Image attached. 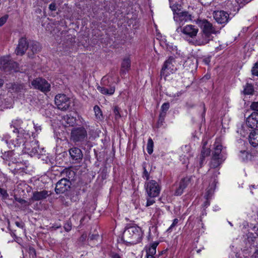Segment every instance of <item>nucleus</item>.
I'll list each match as a JSON object with an SVG mask.
<instances>
[{
  "label": "nucleus",
  "instance_id": "49",
  "mask_svg": "<svg viewBox=\"0 0 258 258\" xmlns=\"http://www.w3.org/2000/svg\"><path fill=\"white\" fill-rule=\"evenodd\" d=\"M49 9L51 11H54L56 9V4L55 3H52L49 5Z\"/></svg>",
  "mask_w": 258,
  "mask_h": 258
},
{
  "label": "nucleus",
  "instance_id": "51",
  "mask_svg": "<svg viewBox=\"0 0 258 258\" xmlns=\"http://www.w3.org/2000/svg\"><path fill=\"white\" fill-rule=\"evenodd\" d=\"M99 237L98 234H91L89 235L88 239L90 240H94L97 239Z\"/></svg>",
  "mask_w": 258,
  "mask_h": 258
},
{
  "label": "nucleus",
  "instance_id": "30",
  "mask_svg": "<svg viewBox=\"0 0 258 258\" xmlns=\"http://www.w3.org/2000/svg\"><path fill=\"white\" fill-rule=\"evenodd\" d=\"M207 144V142H204L203 143V148L200 154V155L202 156V157H206L209 156L210 154V149L209 148H207L205 147Z\"/></svg>",
  "mask_w": 258,
  "mask_h": 258
},
{
  "label": "nucleus",
  "instance_id": "9",
  "mask_svg": "<svg viewBox=\"0 0 258 258\" xmlns=\"http://www.w3.org/2000/svg\"><path fill=\"white\" fill-rule=\"evenodd\" d=\"M32 86L35 89H37L43 92H47L50 91V85L45 79L36 78L31 82Z\"/></svg>",
  "mask_w": 258,
  "mask_h": 258
},
{
  "label": "nucleus",
  "instance_id": "32",
  "mask_svg": "<svg viewBox=\"0 0 258 258\" xmlns=\"http://www.w3.org/2000/svg\"><path fill=\"white\" fill-rule=\"evenodd\" d=\"M169 103L168 102L164 103L161 106V112L160 113H162L163 115L166 114V112L169 108Z\"/></svg>",
  "mask_w": 258,
  "mask_h": 258
},
{
  "label": "nucleus",
  "instance_id": "26",
  "mask_svg": "<svg viewBox=\"0 0 258 258\" xmlns=\"http://www.w3.org/2000/svg\"><path fill=\"white\" fill-rule=\"evenodd\" d=\"M23 123V121L20 119H17L12 121V126L15 128L13 131L14 133H18L19 132L18 128L20 127Z\"/></svg>",
  "mask_w": 258,
  "mask_h": 258
},
{
  "label": "nucleus",
  "instance_id": "12",
  "mask_svg": "<svg viewBox=\"0 0 258 258\" xmlns=\"http://www.w3.org/2000/svg\"><path fill=\"white\" fill-rule=\"evenodd\" d=\"M174 21L181 26L185 22L191 20V16L187 12H179L175 13L173 17Z\"/></svg>",
  "mask_w": 258,
  "mask_h": 258
},
{
  "label": "nucleus",
  "instance_id": "29",
  "mask_svg": "<svg viewBox=\"0 0 258 258\" xmlns=\"http://www.w3.org/2000/svg\"><path fill=\"white\" fill-rule=\"evenodd\" d=\"M29 48L33 53H36L40 50L39 44L37 42H32L30 43Z\"/></svg>",
  "mask_w": 258,
  "mask_h": 258
},
{
  "label": "nucleus",
  "instance_id": "8",
  "mask_svg": "<svg viewBox=\"0 0 258 258\" xmlns=\"http://www.w3.org/2000/svg\"><path fill=\"white\" fill-rule=\"evenodd\" d=\"M55 104L61 110H66L71 105V100L64 94H58L55 97Z\"/></svg>",
  "mask_w": 258,
  "mask_h": 258
},
{
  "label": "nucleus",
  "instance_id": "6",
  "mask_svg": "<svg viewBox=\"0 0 258 258\" xmlns=\"http://www.w3.org/2000/svg\"><path fill=\"white\" fill-rule=\"evenodd\" d=\"M145 187L148 196L150 198L158 196L161 191V186L155 180H150L146 182Z\"/></svg>",
  "mask_w": 258,
  "mask_h": 258
},
{
  "label": "nucleus",
  "instance_id": "19",
  "mask_svg": "<svg viewBox=\"0 0 258 258\" xmlns=\"http://www.w3.org/2000/svg\"><path fill=\"white\" fill-rule=\"evenodd\" d=\"M214 150L212 152V156L218 157L226 158V156L222 152V146L218 141H216L214 145Z\"/></svg>",
  "mask_w": 258,
  "mask_h": 258
},
{
  "label": "nucleus",
  "instance_id": "55",
  "mask_svg": "<svg viewBox=\"0 0 258 258\" xmlns=\"http://www.w3.org/2000/svg\"><path fill=\"white\" fill-rule=\"evenodd\" d=\"M15 224L18 227H20V228H23V225L22 224L20 223V222H15Z\"/></svg>",
  "mask_w": 258,
  "mask_h": 258
},
{
  "label": "nucleus",
  "instance_id": "54",
  "mask_svg": "<svg viewBox=\"0 0 258 258\" xmlns=\"http://www.w3.org/2000/svg\"><path fill=\"white\" fill-rule=\"evenodd\" d=\"M87 237V234H83L81 237H80V239L81 240L83 241L84 240H85L86 239Z\"/></svg>",
  "mask_w": 258,
  "mask_h": 258
},
{
  "label": "nucleus",
  "instance_id": "41",
  "mask_svg": "<svg viewBox=\"0 0 258 258\" xmlns=\"http://www.w3.org/2000/svg\"><path fill=\"white\" fill-rule=\"evenodd\" d=\"M220 4L224 6H228L231 4L232 0H219Z\"/></svg>",
  "mask_w": 258,
  "mask_h": 258
},
{
  "label": "nucleus",
  "instance_id": "57",
  "mask_svg": "<svg viewBox=\"0 0 258 258\" xmlns=\"http://www.w3.org/2000/svg\"><path fill=\"white\" fill-rule=\"evenodd\" d=\"M61 227V225H53L52 226V229H57L58 228H59Z\"/></svg>",
  "mask_w": 258,
  "mask_h": 258
},
{
  "label": "nucleus",
  "instance_id": "23",
  "mask_svg": "<svg viewBox=\"0 0 258 258\" xmlns=\"http://www.w3.org/2000/svg\"><path fill=\"white\" fill-rule=\"evenodd\" d=\"M131 61L129 58H125L123 59L121 67L120 73L125 74L126 72H127L131 67Z\"/></svg>",
  "mask_w": 258,
  "mask_h": 258
},
{
  "label": "nucleus",
  "instance_id": "20",
  "mask_svg": "<svg viewBox=\"0 0 258 258\" xmlns=\"http://www.w3.org/2000/svg\"><path fill=\"white\" fill-rule=\"evenodd\" d=\"M70 154L73 160H77L82 159L83 157L82 152L78 148L73 147L69 150Z\"/></svg>",
  "mask_w": 258,
  "mask_h": 258
},
{
  "label": "nucleus",
  "instance_id": "2",
  "mask_svg": "<svg viewBox=\"0 0 258 258\" xmlns=\"http://www.w3.org/2000/svg\"><path fill=\"white\" fill-rule=\"evenodd\" d=\"M143 236V232L141 228L137 226L127 227L125 229L122 235L123 241L130 245H135L140 243Z\"/></svg>",
  "mask_w": 258,
  "mask_h": 258
},
{
  "label": "nucleus",
  "instance_id": "40",
  "mask_svg": "<svg viewBox=\"0 0 258 258\" xmlns=\"http://www.w3.org/2000/svg\"><path fill=\"white\" fill-rule=\"evenodd\" d=\"M64 229L67 232L70 231L72 229V223L70 221H67L64 225Z\"/></svg>",
  "mask_w": 258,
  "mask_h": 258
},
{
  "label": "nucleus",
  "instance_id": "28",
  "mask_svg": "<svg viewBox=\"0 0 258 258\" xmlns=\"http://www.w3.org/2000/svg\"><path fill=\"white\" fill-rule=\"evenodd\" d=\"M94 111L96 119L101 120L103 118L102 111L98 106L95 105L94 107Z\"/></svg>",
  "mask_w": 258,
  "mask_h": 258
},
{
  "label": "nucleus",
  "instance_id": "18",
  "mask_svg": "<svg viewBox=\"0 0 258 258\" xmlns=\"http://www.w3.org/2000/svg\"><path fill=\"white\" fill-rule=\"evenodd\" d=\"M225 159L226 158L212 156L209 165L211 169L218 168L223 163Z\"/></svg>",
  "mask_w": 258,
  "mask_h": 258
},
{
  "label": "nucleus",
  "instance_id": "46",
  "mask_svg": "<svg viewBox=\"0 0 258 258\" xmlns=\"http://www.w3.org/2000/svg\"><path fill=\"white\" fill-rule=\"evenodd\" d=\"M153 198H150V199H147V203H146V207H149L151 205H152L155 202V200L152 199Z\"/></svg>",
  "mask_w": 258,
  "mask_h": 258
},
{
  "label": "nucleus",
  "instance_id": "63",
  "mask_svg": "<svg viewBox=\"0 0 258 258\" xmlns=\"http://www.w3.org/2000/svg\"><path fill=\"white\" fill-rule=\"evenodd\" d=\"M32 250L33 251H35V250H34V248H32Z\"/></svg>",
  "mask_w": 258,
  "mask_h": 258
},
{
  "label": "nucleus",
  "instance_id": "13",
  "mask_svg": "<svg viewBox=\"0 0 258 258\" xmlns=\"http://www.w3.org/2000/svg\"><path fill=\"white\" fill-rule=\"evenodd\" d=\"M29 45L25 38L22 37L19 39L15 53L17 55H23L28 48Z\"/></svg>",
  "mask_w": 258,
  "mask_h": 258
},
{
  "label": "nucleus",
  "instance_id": "7",
  "mask_svg": "<svg viewBox=\"0 0 258 258\" xmlns=\"http://www.w3.org/2000/svg\"><path fill=\"white\" fill-rule=\"evenodd\" d=\"M0 68L4 71H19L18 64L10 59L9 56H3L0 58Z\"/></svg>",
  "mask_w": 258,
  "mask_h": 258
},
{
  "label": "nucleus",
  "instance_id": "37",
  "mask_svg": "<svg viewBox=\"0 0 258 258\" xmlns=\"http://www.w3.org/2000/svg\"><path fill=\"white\" fill-rule=\"evenodd\" d=\"M62 173L63 174H66L67 175H68L69 179L71 178V177L75 174L74 172L70 169H65Z\"/></svg>",
  "mask_w": 258,
  "mask_h": 258
},
{
  "label": "nucleus",
  "instance_id": "43",
  "mask_svg": "<svg viewBox=\"0 0 258 258\" xmlns=\"http://www.w3.org/2000/svg\"><path fill=\"white\" fill-rule=\"evenodd\" d=\"M250 107L252 110L258 111V102H253Z\"/></svg>",
  "mask_w": 258,
  "mask_h": 258
},
{
  "label": "nucleus",
  "instance_id": "4",
  "mask_svg": "<svg viewBox=\"0 0 258 258\" xmlns=\"http://www.w3.org/2000/svg\"><path fill=\"white\" fill-rule=\"evenodd\" d=\"M87 139V131L84 127L73 128L71 133V140L75 143L83 142Z\"/></svg>",
  "mask_w": 258,
  "mask_h": 258
},
{
  "label": "nucleus",
  "instance_id": "36",
  "mask_svg": "<svg viewBox=\"0 0 258 258\" xmlns=\"http://www.w3.org/2000/svg\"><path fill=\"white\" fill-rule=\"evenodd\" d=\"M143 177L144 179H146L147 180H149L150 178V173L148 172L147 170L146 169V166L145 165L143 166Z\"/></svg>",
  "mask_w": 258,
  "mask_h": 258
},
{
  "label": "nucleus",
  "instance_id": "15",
  "mask_svg": "<svg viewBox=\"0 0 258 258\" xmlns=\"http://www.w3.org/2000/svg\"><path fill=\"white\" fill-rule=\"evenodd\" d=\"M52 194L51 191L42 190L40 191H35L33 192L32 197V200L36 201H42L46 199L47 197Z\"/></svg>",
  "mask_w": 258,
  "mask_h": 258
},
{
  "label": "nucleus",
  "instance_id": "42",
  "mask_svg": "<svg viewBox=\"0 0 258 258\" xmlns=\"http://www.w3.org/2000/svg\"><path fill=\"white\" fill-rule=\"evenodd\" d=\"M15 199L17 202H19V203H20L22 205L26 204V206L29 205V204H28V202L23 199H21L20 198L15 197Z\"/></svg>",
  "mask_w": 258,
  "mask_h": 258
},
{
  "label": "nucleus",
  "instance_id": "25",
  "mask_svg": "<svg viewBox=\"0 0 258 258\" xmlns=\"http://www.w3.org/2000/svg\"><path fill=\"white\" fill-rule=\"evenodd\" d=\"M159 243L158 242H154L146 249V254L155 255L156 253V248Z\"/></svg>",
  "mask_w": 258,
  "mask_h": 258
},
{
  "label": "nucleus",
  "instance_id": "48",
  "mask_svg": "<svg viewBox=\"0 0 258 258\" xmlns=\"http://www.w3.org/2000/svg\"><path fill=\"white\" fill-rule=\"evenodd\" d=\"M0 194L3 197H5V198L8 197V194L7 191L5 189L2 188H0Z\"/></svg>",
  "mask_w": 258,
  "mask_h": 258
},
{
  "label": "nucleus",
  "instance_id": "14",
  "mask_svg": "<svg viewBox=\"0 0 258 258\" xmlns=\"http://www.w3.org/2000/svg\"><path fill=\"white\" fill-rule=\"evenodd\" d=\"M214 18L219 24H224L228 21L229 14L223 11H216L214 13Z\"/></svg>",
  "mask_w": 258,
  "mask_h": 258
},
{
  "label": "nucleus",
  "instance_id": "10",
  "mask_svg": "<svg viewBox=\"0 0 258 258\" xmlns=\"http://www.w3.org/2000/svg\"><path fill=\"white\" fill-rule=\"evenodd\" d=\"M176 31L178 33L181 32L184 35L193 38L197 36L199 32V29L196 26L187 25L183 28H182L181 26L178 27L176 29Z\"/></svg>",
  "mask_w": 258,
  "mask_h": 258
},
{
  "label": "nucleus",
  "instance_id": "62",
  "mask_svg": "<svg viewBox=\"0 0 258 258\" xmlns=\"http://www.w3.org/2000/svg\"><path fill=\"white\" fill-rule=\"evenodd\" d=\"M210 3V2H207V3H205L204 5H209Z\"/></svg>",
  "mask_w": 258,
  "mask_h": 258
},
{
  "label": "nucleus",
  "instance_id": "34",
  "mask_svg": "<svg viewBox=\"0 0 258 258\" xmlns=\"http://www.w3.org/2000/svg\"><path fill=\"white\" fill-rule=\"evenodd\" d=\"M246 127L244 125H242L241 126V127L239 128L237 131V132L241 134V136L243 137H244L248 134V132H246L245 131Z\"/></svg>",
  "mask_w": 258,
  "mask_h": 258
},
{
  "label": "nucleus",
  "instance_id": "45",
  "mask_svg": "<svg viewBox=\"0 0 258 258\" xmlns=\"http://www.w3.org/2000/svg\"><path fill=\"white\" fill-rule=\"evenodd\" d=\"M8 18V16L7 15L0 18V27L3 26L6 22Z\"/></svg>",
  "mask_w": 258,
  "mask_h": 258
},
{
  "label": "nucleus",
  "instance_id": "1",
  "mask_svg": "<svg viewBox=\"0 0 258 258\" xmlns=\"http://www.w3.org/2000/svg\"><path fill=\"white\" fill-rule=\"evenodd\" d=\"M197 24L201 29L195 44L201 46L208 43L213 40L212 34H217L219 33V30H217L211 23L206 19L198 20Z\"/></svg>",
  "mask_w": 258,
  "mask_h": 258
},
{
  "label": "nucleus",
  "instance_id": "39",
  "mask_svg": "<svg viewBox=\"0 0 258 258\" xmlns=\"http://www.w3.org/2000/svg\"><path fill=\"white\" fill-rule=\"evenodd\" d=\"M251 72L253 75L258 76V62L255 63L252 69Z\"/></svg>",
  "mask_w": 258,
  "mask_h": 258
},
{
  "label": "nucleus",
  "instance_id": "5",
  "mask_svg": "<svg viewBox=\"0 0 258 258\" xmlns=\"http://www.w3.org/2000/svg\"><path fill=\"white\" fill-rule=\"evenodd\" d=\"M177 70L176 62L175 58L173 56H170L166 60L161 71V75L167 77L170 74L175 73Z\"/></svg>",
  "mask_w": 258,
  "mask_h": 258
},
{
  "label": "nucleus",
  "instance_id": "35",
  "mask_svg": "<svg viewBox=\"0 0 258 258\" xmlns=\"http://www.w3.org/2000/svg\"><path fill=\"white\" fill-rule=\"evenodd\" d=\"M205 157H202V156L200 155V157L199 158H197V162L199 163V165H197V167L199 168H201L203 165V163L205 160Z\"/></svg>",
  "mask_w": 258,
  "mask_h": 258
},
{
  "label": "nucleus",
  "instance_id": "50",
  "mask_svg": "<svg viewBox=\"0 0 258 258\" xmlns=\"http://www.w3.org/2000/svg\"><path fill=\"white\" fill-rule=\"evenodd\" d=\"M237 4L239 5H244L245 3H247L250 0H235Z\"/></svg>",
  "mask_w": 258,
  "mask_h": 258
},
{
  "label": "nucleus",
  "instance_id": "52",
  "mask_svg": "<svg viewBox=\"0 0 258 258\" xmlns=\"http://www.w3.org/2000/svg\"><path fill=\"white\" fill-rule=\"evenodd\" d=\"M166 115H163L162 113H160L159 115V122H161V123H162L164 120V118L165 117Z\"/></svg>",
  "mask_w": 258,
  "mask_h": 258
},
{
  "label": "nucleus",
  "instance_id": "27",
  "mask_svg": "<svg viewBox=\"0 0 258 258\" xmlns=\"http://www.w3.org/2000/svg\"><path fill=\"white\" fill-rule=\"evenodd\" d=\"M64 120H65L67 125L68 126H73L75 124L76 119L75 117L67 115L64 116Z\"/></svg>",
  "mask_w": 258,
  "mask_h": 258
},
{
  "label": "nucleus",
  "instance_id": "60",
  "mask_svg": "<svg viewBox=\"0 0 258 258\" xmlns=\"http://www.w3.org/2000/svg\"><path fill=\"white\" fill-rule=\"evenodd\" d=\"M181 94V93L180 92L176 93L177 96H179Z\"/></svg>",
  "mask_w": 258,
  "mask_h": 258
},
{
  "label": "nucleus",
  "instance_id": "24",
  "mask_svg": "<svg viewBox=\"0 0 258 258\" xmlns=\"http://www.w3.org/2000/svg\"><path fill=\"white\" fill-rule=\"evenodd\" d=\"M254 91L253 86L251 84L246 83L243 86V93L244 95H253Z\"/></svg>",
  "mask_w": 258,
  "mask_h": 258
},
{
  "label": "nucleus",
  "instance_id": "33",
  "mask_svg": "<svg viewBox=\"0 0 258 258\" xmlns=\"http://www.w3.org/2000/svg\"><path fill=\"white\" fill-rule=\"evenodd\" d=\"M215 185H213L212 187H210L206 192V195H205V197L206 200H208L212 195L214 192V187Z\"/></svg>",
  "mask_w": 258,
  "mask_h": 258
},
{
  "label": "nucleus",
  "instance_id": "21",
  "mask_svg": "<svg viewBox=\"0 0 258 258\" xmlns=\"http://www.w3.org/2000/svg\"><path fill=\"white\" fill-rule=\"evenodd\" d=\"M249 141L253 147L258 146V129L251 132L249 135Z\"/></svg>",
  "mask_w": 258,
  "mask_h": 258
},
{
  "label": "nucleus",
  "instance_id": "56",
  "mask_svg": "<svg viewBox=\"0 0 258 258\" xmlns=\"http://www.w3.org/2000/svg\"><path fill=\"white\" fill-rule=\"evenodd\" d=\"M146 256L147 258H156V256H155L153 254H146Z\"/></svg>",
  "mask_w": 258,
  "mask_h": 258
},
{
  "label": "nucleus",
  "instance_id": "3",
  "mask_svg": "<svg viewBox=\"0 0 258 258\" xmlns=\"http://www.w3.org/2000/svg\"><path fill=\"white\" fill-rule=\"evenodd\" d=\"M114 74H109L104 76L101 81V86H97V89L102 94L111 95L115 92L114 85Z\"/></svg>",
  "mask_w": 258,
  "mask_h": 258
},
{
  "label": "nucleus",
  "instance_id": "61",
  "mask_svg": "<svg viewBox=\"0 0 258 258\" xmlns=\"http://www.w3.org/2000/svg\"><path fill=\"white\" fill-rule=\"evenodd\" d=\"M203 107H204V112H205L206 111V108H205L204 104L203 105Z\"/></svg>",
  "mask_w": 258,
  "mask_h": 258
},
{
  "label": "nucleus",
  "instance_id": "38",
  "mask_svg": "<svg viewBox=\"0 0 258 258\" xmlns=\"http://www.w3.org/2000/svg\"><path fill=\"white\" fill-rule=\"evenodd\" d=\"M170 3V7L172 9V11L173 12V14H174L175 13H178V12H176V11L178 10V7L177 5H175L174 4L173 0H169Z\"/></svg>",
  "mask_w": 258,
  "mask_h": 258
},
{
  "label": "nucleus",
  "instance_id": "44",
  "mask_svg": "<svg viewBox=\"0 0 258 258\" xmlns=\"http://www.w3.org/2000/svg\"><path fill=\"white\" fill-rule=\"evenodd\" d=\"M178 222V220L177 218L174 219L173 220V222L171 226L167 229V231H171L174 226H175Z\"/></svg>",
  "mask_w": 258,
  "mask_h": 258
},
{
  "label": "nucleus",
  "instance_id": "11",
  "mask_svg": "<svg viewBox=\"0 0 258 258\" xmlns=\"http://www.w3.org/2000/svg\"><path fill=\"white\" fill-rule=\"evenodd\" d=\"M71 183L69 179L63 178L56 184L55 191L56 194H62L68 191L71 187Z\"/></svg>",
  "mask_w": 258,
  "mask_h": 258
},
{
  "label": "nucleus",
  "instance_id": "31",
  "mask_svg": "<svg viewBox=\"0 0 258 258\" xmlns=\"http://www.w3.org/2000/svg\"><path fill=\"white\" fill-rule=\"evenodd\" d=\"M154 143L152 139L149 138L148 141L147 150L148 154H151L153 151Z\"/></svg>",
  "mask_w": 258,
  "mask_h": 258
},
{
  "label": "nucleus",
  "instance_id": "47",
  "mask_svg": "<svg viewBox=\"0 0 258 258\" xmlns=\"http://www.w3.org/2000/svg\"><path fill=\"white\" fill-rule=\"evenodd\" d=\"M114 113L116 118H119L120 117V115L119 114V110L117 107H115L114 109Z\"/></svg>",
  "mask_w": 258,
  "mask_h": 258
},
{
  "label": "nucleus",
  "instance_id": "58",
  "mask_svg": "<svg viewBox=\"0 0 258 258\" xmlns=\"http://www.w3.org/2000/svg\"><path fill=\"white\" fill-rule=\"evenodd\" d=\"M240 152L243 155H246L247 154V152H246L245 151H241Z\"/></svg>",
  "mask_w": 258,
  "mask_h": 258
},
{
  "label": "nucleus",
  "instance_id": "59",
  "mask_svg": "<svg viewBox=\"0 0 258 258\" xmlns=\"http://www.w3.org/2000/svg\"><path fill=\"white\" fill-rule=\"evenodd\" d=\"M205 206H209V202L208 201V200H207V201L205 203Z\"/></svg>",
  "mask_w": 258,
  "mask_h": 258
},
{
  "label": "nucleus",
  "instance_id": "16",
  "mask_svg": "<svg viewBox=\"0 0 258 258\" xmlns=\"http://www.w3.org/2000/svg\"><path fill=\"white\" fill-rule=\"evenodd\" d=\"M190 178L186 177L181 179L178 187L175 191V195L180 196L182 194L184 189L187 187L190 182Z\"/></svg>",
  "mask_w": 258,
  "mask_h": 258
},
{
  "label": "nucleus",
  "instance_id": "53",
  "mask_svg": "<svg viewBox=\"0 0 258 258\" xmlns=\"http://www.w3.org/2000/svg\"><path fill=\"white\" fill-rule=\"evenodd\" d=\"M203 61L206 64H209L210 62V60L209 58H206L203 59Z\"/></svg>",
  "mask_w": 258,
  "mask_h": 258
},
{
  "label": "nucleus",
  "instance_id": "22",
  "mask_svg": "<svg viewBox=\"0 0 258 258\" xmlns=\"http://www.w3.org/2000/svg\"><path fill=\"white\" fill-rule=\"evenodd\" d=\"M38 142L36 140L32 141L30 143H27L25 144V148L28 151L32 153L38 152Z\"/></svg>",
  "mask_w": 258,
  "mask_h": 258
},
{
  "label": "nucleus",
  "instance_id": "17",
  "mask_svg": "<svg viewBox=\"0 0 258 258\" xmlns=\"http://www.w3.org/2000/svg\"><path fill=\"white\" fill-rule=\"evenodd\" d=\"M247 125L251 128L258 127V113L252 112L246 119Z\"/></svg>",
  "mask_w": 258,
  "mask_h": 258
}]
</instances>
